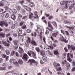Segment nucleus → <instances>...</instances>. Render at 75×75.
<instances>
[{"mask_svg": "<svg viewBox=\"0 0 75 75\" xmlns=\"http://www.w3.org/2000/svg\"><path fill=\"white\" fill-rule=\"evenodd\" d=\"M70 52L71 53H68L67 54V58H68L67 59V60L68 61H69V62H71V61H72V60L71 59L70 57L71 58H73V56L74 55V54L72 53V51L71 50H70Z\"/></svg>", "mask_w": 75, "mask_h": 75, "instance_id": "f257e3e1", "label": "nucleus"}, {"mask_svg": "<svg viewBox=\"0 0 75 75\" xmlns=\"http://www.w3.org/2000/svg\"><path fill=\"white\" fill-rule=\"evenodd\" d=\"M28 54L29 57H32V56H33V58H35L36 57V54H35L34 52L33 51L28 52Z\"/></svg>", "mask_w": 75, "mask_h": 75, "instance_id": "f03ea898", "label": "nucleus"}, {"mask_svg": "<svg viewBox=\"0 0 75 75\" xmlns=\"http://www.w3.org/2000/svg\"><path fill=\"white\" fill-rule=\"evenodd\" d=\"M3 25H4L5 27H7L8 25L6 21H0V25L2 27H3Z\"/></svg>", "mask_w": 75, "mask_h": 75, "instance_id": "7ed1b4c3", "label": "nucleus"}, {"mask_svg": "<svg viewBox=\"0 0 75 75\" xmlns=\"http://www.w3.org/2000/svg\"><path fill=\"white\" fill-rule=\"evenodd\" d=\"M28 62H29V63H30V64L31 65L32 63H35V65L37 66V64H38V62H36L33 59H30L28 60Z\"/></svg>", "mask_w": 75, "mask_h": 75, "instance_id": "20e7f679", "label": "nucleus"}, {"mask_svg": "<svg viewBox=\"0 0 75 75\" xmlns=\"http://www.w3.org/2000/svg\"><path fill=\"white\" fill-rule=\"evenodd\" d=\"M28 56L25 53H24L23 55V57L22 58L24 59L25 62H26L28 59Z\"/></svg>", "mask_w": 75, "mask_h": 75, "instance_id": "39448f33", "label": "nucleus"}, {"mask_svg": "<svg viewBox=\"0 0 75 75\" xmlns=\"http://www.w3.org/2000/svg\"><path fill=\"white\" fill-rule=\"evenodd\" d=\"M41 29H39L37 30V32L38 34H40L39 36L40 37V39H42V33Z\"/></svg>", "mask_w": 75, "mask_h": 75, "instance_id": "423d86ee", "label": "nucleus"}, {"mask_svg": "<svg viewBox=\"0 0 75 75\" xmlns=\"http://www.w3.org/2000/svg\"><path fill=\"white\" fill-rule=\"evenodd\" d=\"M62 64L63 65L66 64V67L67 68H69L70 67L69 63H68L65 60L64 61L62 62Z\"/></svg>", "mask_w": 75, "mask_h": 75, "instance_id": "0eeeda50", "label": "nucleus"}, {"mask_svg": "<svg viewBox=\"0 0 75 75\" xmlns=\"http://www.w3.org/2000/svg\"><path fill=\"white\" fill-rule=\"evenodd\" d=\"M60 38H62V41H63V42H65L66 44H67V43H68V40H66L65 38H64V37H63V36H62V35H60Z\"/></svg>", "mask_w": 75, "mask_h": 75, "instance_id": "6e6552de", "label": "nucleus"}, {"mask_svg": "<svg viewBox=\"0 0 75 75\" xmlns=\"http://www.w3.org/2000/svg\"><path fill=\"white\" fill-rule=\"evenodd\" d=\"M7 42H3V44L5 46H6L8 47H10V42L8 40Z\"/></svg>", "mask_w": 75, "mask_h": 75, "instance_id": "1a4fd4ad", "label": "nucleus"}, {"mask_svg": "<svg viewBox=\"0 0 75 75\" xmlns=\"http://www.w3.org/2000/svg\"><path fill=\"white\" fill-rule=\"evenodd\" d=\"M23 7L26 10H27L28 11H31V9L30 8H29L27 6H26L25 5H23Z\"/></svg>", "mask_w": 75, "mask_h": 75, "instance_id": "9d476101", "label": "nucleus"}, {"mask_svg": "<svg viewBox=\"0 0 75 75\" xmlns=\"http://www.w3.org/2000/svg\"><path fill=\"white\" fill-rule=\"evenodd\" d=\"M45 51L43 50H41L40 51V55H42V57H44L46 55L45 54Z\"/></svg>", "mask_w": 75, "mask_h": 75, "instance_id": "9b49d317", "label": "nucleus"}, {"mask_svg": "<svg viewBox=\"0 0 75 75\" xmlns=\"http://www.w3.org/2000/svg\"><path fill=\"white\" fill-rule=\"evenodd\" d=\"M30 44L32 45H34V46H37V43L35 41V40H32L30 41Z\"/></svg>", "mask_w": 75, "mask_h": 75, "instance_id": "f8f14e48", "label": "nucleus"}, {"mask_svg": "<svg viewBox=\"0 0 75 75\" xmlns=\"http://www.w3.org/2000/svg\"><path fill=\"white\" fill-rule=\"evenodd\" d=\"M18 51L21 54V53H24V50L22 48V47L21 46L19 47Z\"/></svg>", "mask_w": 75, "mask_h": 75, "instance_id": "ddd939ff", "label": "nucleus"}, {"mask_svg": "<svg viewBox=\"0 0 75 75\" xmlns=\"http://www.w3.org/2000/svg\"><path fill=\"white\" fill-rule=\"evenodd\" d=\"M59 34V32L57 31L56 33H53L52 34V35L53 37H57V35Z\"/></svg>", "mask_w": 75, "mask_h": 75, "instance_id": "4468645a", "label": "nucleus"}, {"mask_svg": "<svg viewBox=\"0 0 75 75\" xmlns=\"http://www.w3.org/2000/svg\"><path fill=\"white\" fill-rule=\"evenodd\" d=\"M6 34L2 32H0V38H4Z\"/></svg>", "mask_w": 75, "mask_h": 75, "instance_id": "2eb2a0df", "label": "nucleus"}, {"mask_svg": "<svg viewBox=\"0 0 75 75\" xmlns=\"http://www.w3.org/2000/svg\"><path fill=\"white\" fill-rule=\"evenodd\" d=\"M42 58L44 62H47V58L46 56L42 57Z\"/></svg>", "mask_w": 75, "mask_h": 75, "instance_id": "dca6fc26", "label": "nucleus"}, {"mask_svg": "<svg viewBox=\"0 0 75 75\" xmlns=\"http://www.w3.org/2000/svg\"><path fill=\"white\" fill-rule=\"evenodd\" d=\"M21 13L22 14L24 15L25 14V13H26V11L24 9H22L21 10Z\"/></svg>", "mask_w": 75, "mask_h": 75, "instance_id": "f3484780", "label": "nucleus"}, {"mask_svg": "<svg viewBox=\"0 0 75 75\" xmlns=\"http://www.w3.org/2000/svg\"><path fill=\"white\" fill-rule=\"evenodd\" d=\"M16 61V60L14 59H11L9 60V62H10L11 63H13L14 64V62H15Z\"/></svg>", "mask_w": 75, "mask_h": 75, "instance_id": "a211bd4d", "label": "nucleus"}, {"mask_svg": "<svg viewBox=\"0 0 75 75\" xmlns=\"http://www.w3.org/2000/svg\"><path fill=\"white\" fill-rule=\"evenodd\" d=\"M5 53L6 55H10V51L8 49H7L5 50Z\"/></svg>", "mask_w": 75, "mask_h": 75, "instance_id": "6ab92c4d", "label": "nucleus"}, {"mask_svg": "<svg viewBox=\"0 0 75 75\" xmlns=\"http://www.w3.org/2000/svg\"><path fill=\"white\" fill-rule=\"evenodd\" d=\"M30 6L31 7H34L35 6V5H34V4L33 2H31L30 3Z\"/></svg>", "mask_w": 75, "mask_h": 75, "instance_id": "aec40b11", "label": "nucleus"}, {"mask_svg": "<svg viewBox=\"0 0 75 75\" xmlns=\"http://www.w3.org/2000/svg\"><path fill=\"white\" fill-rule=\"evenodd\" d=\"M15 67H20V66L19 65V64H18V62H17V61H15V62L13 63Z\"/></svg>", "mask_w": 75, "mask_h": 75, "instance_id": "412c9836", "label": "nucleus"}, {"mask_svg": "<svg viewBox=\"0 0 75 75\" xmlns=\"http://www.w3.org/2000/svg\"><path fill=\"white\" fill-rule=\"evenodd\" d=\"M7 67V65L6 63H4L3 64V68H4V71H6V67Z\"/></svg>", "mask_w": 75, "mask_h": 75, "instance_id": "4be33fe9", "label": "nucleus"}, {"mask_svg": "<svg viewBox=\"0 0 75 75\" xmlns=\"http://www.w3.org/2000/svg\"><path fill=\"white\" fill-rule=\"evenodd\" d=\"M66 27H67V28H69V29L72 28L73 30L74 31H75V27L74 26H73V27H68V26H66Z\"/></svg>", "mask_w": 75, "mask_h": 75, "instance_id": "5701e85b", "label": "nucleus"}, {"mask_svg": "<svg viewBox=\"0 0 75 75\" xmlns=\"http://www.w3.org/2000/svg\"><path fill=\"white\" fill-rule=\"evenodd\" d=\"M11 18L13 20H15L16 18V15L14 14L11 15Z\"/></svg>", "mask_w": 75, "mask_h": 75, "instance_id": "b1692460", "label": "nucleus"}, {"mask_svg": "<svg viewBox=\"0 0 75 75\" xmlns=\"http://www.w3.org/2000/svg\"><path fill=\"white\" fill-rule=\"evenodd\" d=\"M38 12L37 11H35L34 12V15H35V16L37 18H39V17H38V16L37 15L38 14Z\"/></svg>", "mask_w": 75, "mask_h": 75, "instance_id": "393cba45", "label": "nucleus"}, {"mask_svg": "<svg viewBox=\"0 0 75 75\" xmlns=\"http://www.w3.org/2000/svg\"><path fill=\"white\" fill-rule=\"evenodd\" d=\"M13 42L15 45H17V46H18V43H17V40H14L13 41Z\"/></svg>", "mask_w": 75, "mask_h": 75, "instance_id": "a878e982", "label": "nucleus"}, {"mask_svg": "<svg viewBox=\"0 0 75 75\" xmlns=\"http://www.w3.org/2000/svg\"><path fill=\"white\" fill-rule=\"evenodd\" d=\"M52 24H53V25L55 27H57V23L55 21H53Z\"/></svg>", "mask_w": 75, "mask_h": 75, "instance_id": "bb28decb", "label": "nucleus"}, {"mask_svg": "<svg viewBox=\"0 0 75 75\" xmlns=\"http://www.w3.org/2000/svg\"><path fill=\"white\" fill-rule=\"evenodd\" d=\"M18 63L20 64V65H22L23 64V60H21V59H19L18 61Z\"/></svg>", "mask_w": 75, "mask_h": 75, "instance_id": "cd10ccee", "label": "nucleus"}, {"mask_svg": "<svg viewBox=\"0 0 75 75\" xmlns=\"http://www.w3.org/2000/svg\"><path fill=\"white\" fill-rule=\"evenodd\" d=\"M54 53L55 55H57L58 54V50H56L54 51Z\"/></svg>", "mask_w": 75, "mask_h": 75, "instance_id": "c85d7f7f", "label": "nucleus"}, {"mask_svg": "<svg viewBox=\"0 0 75 75\" xmlns=\"http://www.w3.org/2000/svg\"><path fill=\"white\" fill-rule=\"evenodd\" d=\"M33 14L32 13H30V14L29 15V18L30 19H33Z\"/></svg>", "mask_w": 75, "mask_h": 75, "instance_id": "c756f323", "label": "nucleus"}, {"mask_svg": "<svg viewBox=\"0 0 75 75\" xmlns=\"http://www.w3.org/2000/svg\"><path fill=\"white\" fill-rule=\"evenodd\" d=\"M18 32L19 34H21L22 33V32L21 31V29H18Z\"/></svg>", "mask_w": 75, "mask_h": 75, "instance_id": "7c9ffc66", "label": "nucleus"}, {"mask_svg": "<svg viewBox=\"0 0 75 75\" xmlns=\"http://www.w3.org/2000/svg\"><path fill=\"white\" fill-rule=\"evenodd\" d=\"M57 71H59V72H61L62 71V69L61 67H59L57 68L56 69Z\"/></svg>", "mask_w": 75, "mask_h": 75, "instance_id": "2f4dec72", "label": "nucleus"}, {"mask_svg": "<svg viewBox=\"0 0 75 75\" xmlns=\"http://www.w3.org/2000/svg\"><path fill=\"white\" fill-rule=\"evenodd\" d=\"M65 9H67L68 8V7H69V6H68V4L65 3Z\"/></svg>", "mask_w": 75, "mask_h": 75, "instance_id": "473e14b6", "label": "nucleus"}, {"mask_svg": "<svg viewBox=\"0 0 75 75\" xmlns=\"http://www.w3.org/2000/svg\"><path fill=\"white\" fill-rule=\"evenodd\" d=\"M1 57L2 58H6L7 57V56L4 54H2L1 55Z\"/></svg>", "mask_w": 75, "mask_h": 75, "instance_id": "72a5a7b5", "label": "nucleus"}, {"mask_svg": "<svg viewBox=\"0 0 75 75\" xmlns=\"http://www.w3.org/2000/svg\"><path fill=\"white\" fill-rule=\"evenodd\" d=\"M35 50L37 51V52H40V48L38 47H36L35 48Z\"/></svg>", "mask_w": 75, "mask_h": 75, "instance_id": "f704fd0d", "label": "nucleus"}, {"mask_svg": "<svg viewBox=\"0 0 75 75\" xmlns=\"http://www.w3.org/2000/svg\"><path fill=\"white\" fill-rule=\"evenodd\" d=\"M67 4L68 5H69L70 6H71V4H72V1H69V2L68 3H67Z\"/></svg>", "mask_w": 75, "mask_h": 75, "instance_id": "c9c22d12", "label": "nucleus"}, {"mask_svg": "<svg viewBox=\"0 0 75 75\" xmlns=\"http://www.w3.org/2000/svg\"><path fill=\"white\" fill-rule=\"evenodd\" d=\"M66 3L65 2V1H62V2H61L60 3V5H65V3Z\"/></svg>", "mask_w": 75, "mask_h": 75, "instance_id": "e433bc0d", "label": "nucleus"}, {"mask_svg": "<svg viewBox=\"0 0 75 75\" xmlns=\"http://www.w3.org/2000/svg\"><path fill=\"white\" fill-rule=\"evenodd\" d=\"M27 41L28 42H27V43H28V42H31V38L29 37H28Z\"/></svg>", "mask_w": 75, "mask_h": 75, "instance_id": "4c0bfd02", "label": "nucleus"}, {"mask_svg": "<svg viewBox=\"0 0 75 75\" xmlns=\"http://www.w3.org/2000/svg\"><path fill=\"white\" fill-rule=\"evenodd\" d=\"M24 22L23 21H22L20 23V26H22L24 24Z\"/></svg>", "mask_w": 75, "mask_h": 75, "instance_id": "58836bf2", "label": "nucleus"}, {"mask_svg": "<svg viewBox=\"0 0 75 75\" xmlns=\"http://www.w3.org/2000/svg\"><path fill=\"white\" fill-rule=\"evenodd\" d=\"M4 6V3L3 2L1 1L0 2V6L1 7H3Z\"/></svg>", "mask_w": 75, "mask_h": 75, "instance_id": "ea45409f", "label": "nucleus"}, {"mask_svg": "<svg viewBox=\"0 0 75 75\" xmlns=\"http://www.w3.org/2000/svg\"><path fill=\"white\" fill-rule=\"evenodd\" d=\"M15 54V51H13L11 52V55H14Z\"/></svg>", "mask_w": 75, "mask_h": 75, "instance_id": "a19ab883", "label": "nucleus"}, {"mask_svg": "<svg viewBox=\"0 0 75 75\" xmlns=\"http://www.w3.org/2000/svg\"><path fill=\"white\" fill-rule=\"evenodd\" d=\"M26 32L28 33H31V30L30 29H28L26 30Z\"/></svg>", "mask_w": 75, "mask_h": 75, "instance_id": "79ce46f5", "label": "nucleus"}, {"mask_svg": "<svg viewBox=\"0 0 75 75\" xmlns=\"http://www.w3.org/2000/svg\"><path fill=\"white\" fill-rule=\"evenodd\" d=\"M10 16V15H9V14H8V13H7L6 14L5 16V18H8V17H9V16Z\"/></svg>", "mask_w": 75, "mask_h": 75, "instance_id": "37998d69", "label": "nucleus"}, {"mask_svg": "<svg viewBox=\"0 0 75 75\" xmlns=\"http://www.w3.org/2000/svg\"><path fill=\"white\" fill-rule=\"evenodd\" d=\"M27 16H24L22 18V20H25V19H27Z\"/></svg>", "mask_w": 75, "mask_h": 75, "instance_id": "c03bdc74", "label": "nucleus"}, {"mask_svg": "<svg viewBox=\"0 0 75 75\" xmlns=\"http://www.w3.org/2000/svg\"><path fill=\"white\" fill-rule=\"evenodd\" d=\"M54 18V17L51 16H50L48 18V19H49V20H51L52 19V18Z\"/></svg>", "mask_w": 75, "mask_h": 75, "instance_id": "a18cd8bd", "label": "nucleus"}, {"mask_svg": "<svg viewBox=\"0 0 75 75\" xmlns=\"http://www.w3.org/2000/svg\"><path fill=\"white\" fill-rule=\"evenodd\" d=\"M13 14L17 13V11L16 9H13Z\"/></svg>", "mask_w": 75, "mask_h": 75, "instance_id": "49530a36", "label": "nucleus"}, {"mask_svg": "<svg viewBox=\"0 0 75 75\" xmlns=\"http://www.w3.org/2000/svg\"><path fill=\"white\" fill-rule=\"evenodd\" d=\"M11 35V34L10 33H8L6 35V38H8V37L10 36Z\"/></svg>", "mask_w": 75, "mask_h": 75, "instance_id": "de8ad7c7", "label": "nucleus"}, {"mask_svg": "<svg viewBox=\"0 0 75 75\" xmlns=\"http://www.w3.org/2000/svg\"><path fill=\"white\" fill-rule=\"evenodd\" d=\"M27 28V26L25 25H24L22 27V29H25Z\"/></svg>", "mask_w": 75, "mask_h": 75, "instance_id": "09e8293b", "label": "nucleus"}, {"mask_svg": "<svg viewBox=\"0 0 75 75\" xmlns=\"http://www.w3.org/2000/svg\"><path fill=\"white\" fill-rule=\"evenodd\" d=\"M48 34H49V31H48V30H46L45 32V34L46 35H48Z\"/></svg>", "mask_w": 75, "mask_h": 75, "instance_id": "8fccbe9b", "label": "nucleus"}, {"mask_svg": "<svg viewBox=\"0 0 75 75\" xmlns=\"http://www.w3.org/2000/svg\"><path fill=\"white\" fill-rule=\"evenodd\" d=\"M71 49L72 50H73V51H74V50H75V45L73 47H71Z\"/></svg>", "mask_w": 75, "mask_h": 75, "instance_id": "3c124183", "label": "nucleus"}, {"mask_svg": "<svg viewBox=\"0 0 75 75\" xmlns=\"http://www.w3.org/2000/svg\"><path fill=\"white\" fill-rule=\"evenodd\" d=\"M18 48V46H14V49L16 51V50H17V49Z\"/></svg>", "mask_w": 75, "mask_h": 75, "instance_id": "603ef678", "label": "nucleus"}, {"mask_svg": "<svg viewBox=\"0 0 75 75\" xmlns=\"http://www.w3.org/2000/svg\"><path fill=\"white\" fill-rule=\"evenodd\" d=\"M64 50L65 52H68V49L66 47H65L64 48Z\"/></svg>", "mask_w": 75, "mask_h": 75, "instance_id": "864d4df0", "label": "nucleus"}, {"mask_svg": "<svg viewBox=\"0 0 75 75\" xmlns=\"http://www.w3.org/2000/svg\"><path fill=\"white\" fill-rule=\"evenodd\" d=\"M75 70V67H73L71 69V71L72 72H74Z\"/></svg>", "mask_w": 75, "mask_h": 75, "instance_id": "5fc2aeb1", "label": "nucleus"}, {"mask_svg": "<svg viewBox=\"0 0 75 75\" xmlns=\"http://www.w3.org/2000/svg\"><path fill=\"white\" fill-rule=\"evenodd\" d=\"M45 37H43V41L44 42H45V44H46V42L45 41Z\"/></svg>", "mask_w": 75, "mask_h": 75, "instance_id": "6e6d98bb", "label": "nucleus"}, {"mask_svg": "<svg viewBox=\"0 0 75 75\" xmlns=\"http://www.w3.org/2000/svg\"><path fill=\"white\" fill-rule=\"evenodd\" d=\"M18 25V23H17V22H15L14 23V26H15V27L17 26V25Z\"/></svg>", "mask_w": 75, "mask_h": 75, "instance_id": "4d7b16f0", "label": "nucleus"}, {"mask_svg": "<svg viewBox=\"0 0 75 75\" xmlns=\"http://www.w3.org/2000/svg\"><path fill=\"white\" fill-rule=\"evenodd\" d=\"M45 15L46 16V17H48L49 16H50V14H47L45 13Z\"/></svg>", "mask_w": 75, "mask_h": 75, "instance_id": "13d9d810", "label": "nucleus"}, {"mask_svg": "<svg viewBox=\"0 0 75 75\" xmlns=\"http://www.w3.org/2000/svg\"><path fill=\"white\" fill-rule=\"evenodd\" d=\"M18 16L19 17H20V18H22V17H23V16L20 14H18Z\"/></svg>", "mask_w": 75, "mask_h": 75, "instance_id": "bf43d9fd", "label": "nucleus"}, {"mask_svg": "<svg viewBox=\"0 0 75 75\" xmlns=\"http://www.w3.org/2000/svg\"><path fill=\"white\" fill-rule=\"evenodd\" d=\"M33 19H38V18H37V17L35 16H34L33 17Z\"/></svg>", "mask_w": 75, "mask_h": 75, "instance_id": "052dcab7", "label": "nucleus"}, {"mask_svg": "<svg viewBox=\"0 0 75 75\" xmlns=\"http://www.w3.org/2000/svg\"><path fill=\"white\" fill-rule=\"evenodd\" d=\"M73 8V6H70L69 7V10H72Z\"/></svg>", "mask_w": 75, "mask_h": 75, "instance_id": "680f3d73", "label": "nucleus"}, {"mask_svg": "<svg viewBox=\"0 0 75 75\" xmlns=\"http://www.w3.org/2000/svg\"><path fill=\"white\" fill-rule=\"evenodd\" d=\"M53 27H51V29H48V30H49V31H53Z\"/></svg>", "mask_w": 75, "mask_h": 75, "instance_id": "e2e57ef3", "label": "nucleus"}, {"mask_svg": "<svg viewBox=\"0 0 75 75\" xmlns=\"http://www.w3.org/2000/svg\"><path fill=\"white\" fill-rule=\"evenodd\" d=\"M4 11V9H3V8H0V13H1V12H3Z\"/></svg>", "mask_w": 75, "mask_h": 75, "instance_id": "0e129e2a", "label": "nucleus"}, {"mask_svg": "<svg viewBox=\"0 0 75 75\" xmlns=\"http://www.w3.org/2000/svg\"><path fill=\"white\" fill-rule=\"evenodd\" d=\"M12 74H16V75H19V74H18V72H16V73H15L14 74L12 73Z\"/></svg>", "mask_w": 75, "mask_h": 75, "instance_id": "69168bd1", "label": "nucleus"}, {"mask_svg": "<svg viewBox=\"0 0 75 75\" xmlns=\"http://www.w3.org/2000/svg\"><path fill=\"white\" fill-rule=\"evenodd\" d=\"M6 61H8V58H9V56H6Z\"/></svg>", "mask_w": 75, "mask_h": 75, "instance_id": "338daca9", "label": "nucleus"}, {"mask_svg": "<svg viewBox=\"0 0 75 75\" xmlns=\"http://www.w3.org/2000/svg\"><path fill=\"white\" fill-rule=\"evenodd\" d=\"M4 8L5 10H8V6H5Z\"/></svg>", "mask_w": 75, "mask_h": 75, "instance_id": "774afa93", "label": "nucleus"}]
</instances>
